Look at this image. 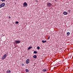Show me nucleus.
<instances>
[{"instance_id":"6","label":"nucleus","mask_w":73,"mask_h":73,"mask_svg":"<svg viewBox=\"0 0 73 73\" xmlns=\"http://www.w3.org/2000/svg\"><path fill=\"white\" fill-rule=\"evenodd\" d=\"M5 3H2L1 4V5L2 6V7H4L5 5Z\"/></svg>"},{"instance_id":"7","label":"nucleus","mask_w":73,"mask_h":73,"mask_svg":"<svg viewBox=\"0 0 73 73\" xmlns=\"http://www.w3.org/2000/svg\"><path fill=\"white\" fill-rule=\"evenodd\" d=\"M63 14L64 15H67V12H66L64 11L63 12Z\"/></svg>"},{"instance_id":"1","label":"nucleus","mask_w":73,"mask_h":73,"mask_svg":"<svg viewBox=\"0 0 73 73\" xmlns=\"http://www.w3.org/2000/svg\"><path fill=\"white\" fill-rule=\"evenodd\" d=\"M7 54H4V55L2 57V59L3 60H5V58L7 57Z\"/></svg>"},{"instance_id":"19","label":"nucleus","mask_w":73,"mask_h":73,"mask_svg":"<svg viewBox=\"0 0 73 73\" xmlns=\"http://www.w3.org/2000/svg\"><path fill=\"white\" fill-rule=\"evenodd\" d=\"M22 66H24V63H22Z\"/></svg>"},{"instance_id":"12","label":"nucleus","mask_w":73,"mask_h":73,"mask_svg":"<svg viewBox=\"0 0 73 73\" xmlns=\"http://www.w3.org/2000/svg\"><path fill=\"white\" fill-rule=\"evenodd\" d=\"M7 73H11V70H8V71H7Z\"/></svg>"},{"instance_id":"25","label":"nucleus","mask_w":73,"mask_h":73,"mask_svg":"<svg viewBox=\"0 0 73 73\" xmlns=\"http://www.w3.org/2000/svg\"><path fill=\"white\" fill-rule=\"evenodd\" d=\"M55 1L57 0H54Z\"/></svg>"},{"instance_id":"3","label":"nucleus","mask_w":73,"mask_h":73,"mask_svg":"<svg viewBox=\"0 0 73 73\" xmlns=\"http://www.w3.org/2000/svg\"><path fill=\"white\" fill-rule=\"evenodd\" d=\"M47 6L48 7H50L52 6V4L50 3H48L47 4Z\"/></svg>"},{"instance_id":"14","label":"nucleus","mask_w":73,"mask_h":73,"mask_svg":"<svg viewBox=\"0 0 73 73\" xmlns=\"http://www.w3.org/2000/svg\"><path fill=\"white\" fill-rule=\"evenodd\" d=\"M25 71L26 72H29V70L28 69H26Z\"/></svg>"},{"instance_id":"23","label":"nucleus","mask_w":73,"mask_h":73,"mask_svg":"<svg viewBox=\"0 0 73 73\" xmlns=\"http://www.w3.org/2000/svg\"><path fill=\"white\" fill-rule=\"evenodd\" d=\"M68 12H70V10H68Z\"/></svg>"},{"instance_id":"22","label":"nucleus","mask_w":73,"mask_h":73,"mask_svg":"<svg viewBox=\"0 0 73 73\" xmlns=\"http://www.w3.org/2000/svg\"><path fill=\"white\" fill-rule=\"evenodd\" d=\"M9 19H10L11 18V17H9Z\"/></svg>"},{"instance_id":"2","label":"nucleus","mask_w":73,"mask_h":73,"mask_svg":"<svg viewBox=\"0 0 73 73\" xmlns=\"http://www.w3.org/2000/svg\"><path fill=\"white\" fill-rule=\"evenodd\" d=\"M30 61V60H29V59L28 58L27 60L26 61V63L27 64H28L29 63Z\"/></svg>"},{"instance_id":"11","label":"nucleus","mask_w":73,"mask_h":73,"mask_svg":"<svg viewBox=\"0 0 73 73\" xmlns=\"http://www.w3.org/2000/svg\"><path fill=\"white\" fill-rule=\"evenodd\" d=\"M42 42H43V43H45V42H46V40H45L44 41V40H43L42 41Z\"/></svg>"},{"instance_id":"8","label":"nucleus","mask_w":73,"mask_h":73,"mask_svg":"<svg viewBox=\"0 0 73 73\" xmlns=\"http://www.w3.org/2000/svg\"><path fill=\"white\" fill-rule=\"evenodd\" d=\"M42 72H46V69H43L42 70Z\"/></svg>"},{"instance_id":"13","label":"nucleus","mask_w":73,"mask_h":73,"mask_svg":"<svg viewBox=\"0 0 73 73\" xmlns=\"http://www.w3.org/2000/svg\"><path fill=\"white\" fill-rule=\"evenodd\" d=\"M70 34V33L68 32L67 33V36H69V35Z\"/></svg>"},{"instance_id":"17","label":"nucleus","mask_w":73,"mask_h":73,"mask_svg":"<svg viewBox=\"0 0 73 73\" xmlns=\"http://www.w3.org/2000/svg\"><path fill=\"white\" fill-rule=\"evenodd\" d=\"M19 23V22L17 21L15 22V24H18Z\"/></svg>"},{"instance_id":"20","label":"nucleus","mask_w":73,"mask_h":73,"mask_svg":"<svg viewBox=\"0 0 73 73\" xmlns=\"http://www.w3.org/2000/svg\"><path fill=\"white\" fill-rule=\"evenodd\" d=\"M49 38H50V36H49L48 38V40H49Z\"/></svg>"},{"instance_id":"24","label":"nucleus","mask_w":73,"mask_h":73,"mask_svg":"<svg viewBox=\"0 0 73 73\" xmlns=\"http://www.w3.org/2000/svg\"><path fill=\"white\" fill-rule=\"evenodd\" d=\"M16 1H17V0H15Z\"/></svg>"},{"instance_id":"10","label":"nucleus","mask_w":73,"mask_h":73,"mask_svg":"<svg viewBox=\"0 0 73 73\" xmlns=\"http://www.w3.org/2000/svg\"><path fill=\"white\" fill-rule=\"evenodd\" d=\"M32 48V46H30L28 48V50H29V49H31Z\"/></svg>"},{"instance_id":"4","label":"nucleus","mask_w":73,"mask_h":73,"mask_svg":"<svg viewBox=\"0 0 73 73\" xmlns=\"http://www.w3.org/2000/svg\"><path fill=\"white\" fill-rule=\"evenodd\" d=\"M23 7H27L28 6V4L26 3V2H24L23 4Z\"/></svg>"},{"instance_id":"26","label":"nucleus","mask_w":73,"mask_h":73,"mask_svg":"<svg viewBox=\"0 0 73 73\" xmlns=\"http://www.w3.org/2000/svg\"><path fill=\"white\" fill-rule=\"evenodd\" d=\"M36 2H37V1Z\"/></svg>"},{"instance_id":"18","label":"nucleus","mask_w":73,"mask_h":73,"mask_svg":"<svg viewBox=\"0 0 73 73\" xmlns=\"http://www.w3.org/2000/svg\"><path fill=\"white\" fill-rule=\"evenodd\" d=\"M2 7H2V6H1V4L0 5V8H2Z\"/></svg>"},{"instance_id":"9","label":"nucleus","mask_w":73,"mask_h":73,"mask_svg":"<svg viewBox=\"0 0 73 73\" xmlns=\"http://www.w3.org/2000/svg\"><path fill=\"white\" fill-rule=\"evenodd\" d=\"M33 57L34 58H37V55H34Z\"/></svg>"},{"instance_id":"21","label":"nucleus","mask_w":73,"mask_h":73,"mask_svg":"<svg viewBox=\"0 0 73 73\" xmlns=\"http://www.w3.org/2000/svg\"><path fill=\"white\" fill-rule=\"evenodd\" d=\"M5 0H2V1H4Z\"/></svg>"},{"instance_id":"5","label":"nucleus","mask_w":73,"mask_h":73,"mask_svg":"<svg viewBox=\"0 0 73 73\" xmlns=\"http://www.w3.org/2000/svg\"><path fill=\"white\" fill-rule=\"evenodd\" d=\"M15 44H19V43H20V40H18L17 41H15Z\"/></svg>"},{"instance_id":"15","label":"nucleus","mask_w":73,"mask_h":73,"mask_svg":"<svg viewBox=\"0 0 73 73\" xmlns=\"http://www.w3.org/2000/svg\"><path fill=\"white\" fill-rule=\"evenodd\" d=\"M40 47H39V46H38L37 47V49H40Z\"/></svg>"},{"instance_id":"16","label":"nucleus","mask_w":73,"mask_h":73,"mask_svg":"<svg viewBox=\"0 0 73 73\" xmlns=\"http://www.w3.org/2000/svg\"><path fill=\"white\" fill-rule=\"evenodd\" d=\"M34 53H35V54L37 53V51H34Z\"/></svg>"}]
</instances>
